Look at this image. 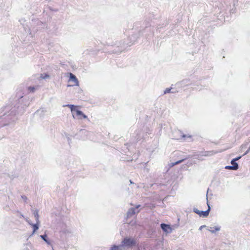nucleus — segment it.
<instances>
[{"instance_id":"obj_1","label":"nucleus","mask_w":250,"mask_h":250,"mask_svg":"<svg viewBox=\"0 0 250 250\" xmlns=\"http://www.w3.org/2000/svg\"><path fill=\"white\" fill-rule=\"evenodd\" d=\"M16 97L18 99L17 103L13 104H9L1 108L0 113H2V115H0V127L7 125L8 124L4 122L1 116L7 115V116H14L17 114H22L25 109L29 105L30 103L28 100L23 98L22 94L17 93Z\"/></svg>"},{"instance_id":"obj_2","label":"nucleus","mask_w":250,"mask_h":250,"mask_svg":"<svg viewBox=\"0 0 250 250\" xmlns=\"http://www.w3.org/2000/svg\"><path fill=\"white\" fill-rule=\"evenodd\" d=\"M210 207L208 205V209L206 211H200L197 208L194 209V212L198 214L200 216L207 217L209 212Z\"/></svg>"},{"instance_id":"obj_3","label":"nucleus","mask_w":250,"mask_h":250,"mask_svg":"<svg viewBox=\"0 0 250 250\" xmlns=\"http://www.w3.org/2000/svg\"><path fill=\"white\" fill-rule=\"evenodd\" d=\"M136 244V241L135 239L132 238L126 239V248L135 247Z\"/></svg>"},{"instance_id":"obj_4","label":"nucleus","mask_w":250,"mask_h":250,"mask_svg":"<svg viewBox=\"0 0 250 250\" xmlns=\"http://www.w3.org/2000/svg\"><path fill=\"white\" fill-rule=\"evenodd\" d=\"M140 205H138L136 206L135 208H132L129 209L127 212V217L130 216L132 215H134L136 213H137L139 212V210L138 209V208L140 207Z\"/></svg>"},{"instance_id":"obj_5","label":"nucleus","mask_w":250,"mask_h":250,"mask_svg":"<svg viewBox=\"0 0 250 250\" xmlns=\"http://www.w3.org/2000/svg\"><path fill=\"white\" fill-rule=\"evenodd\" d=\"M125 245V237L123 238L122 240V245L116 246L113 245L110 248V250H121L122 248Z\"/></svg>"},{"instance_id":"obj_6","label":"nucleus","mask_w":250,"mask_h":250,"mask_svg":"<svg viewBox=\"0 0 250 250\" xmlns=\"http://www.w3.org/2000/svg\"><path fill=\"white\" fill-rule=\"evenodd\" d=\"M76 116L78 117L79 119H87V116L83 113L82 111L78 109L76 110Z\"/></svg>"},{"instance_id":"obj_7","label":"nucleus","mask_w":250,"mask_h":250,"mask_svg":"<svg viewBox=\"0 0 250 250\" xmlns=\"http://www.w3.org/2000/svg\"><path fill=\"white\" fill-rule=\"evenodd\" d=\"M231 164L232 165V166H227L226 167V168L232 170H236L238 169V164L234 162V160H232L231 161Z\"/></svg>"},{"instance_id":"obj_8","label":"nucleus","mask_w":250,"mask_h":250,"mask_svg":"<svg viewBox=\"0 0 250 250\" xmlns=\"http://www.w3.org/2000/svg\"><path fill=\"white\" fill-rule=\"evenodd\" d=\"M161 227L163 230L165 232H170L171 230V228L168 225L165 224H161Z\"/></svg>"},{"instance_id":"obj_9","label":"nucleus","mask_w":250,"mask_h":250,"mask_svg":"<svg viewBox=\"0 0 250 250\" xmlns=\"http://www.w3.org/2000/svg\"><path fill=\"white\" fill-rule=\"evenodd\" d=\"M70 80L75 83V85H78L79 81L76 77L72 73L70 74Z\"/></svg>"},{"instance_id":"obj_10","label":"nucleus","mask_w":250,"mask_h":250,"mask_svg":"<svg viewBox=\"0 0 250 250\" xmlns=\"http://www.w3.org/2000/svg\"><path fill=\"white\" fill-rule=\"evenodd\" d=\"M28 223L33 227V231L32 234H33L36 232V231L39 229V226L40 223H37V222H36V224H32L28 222Z\"/></svg>"},{"instance_id":"obj_11","label":"nucleus","mask_w":250,"mask_h":250,"mask_svg":"<svg viewBox=\"0 0 250 250\" xmlns=\"http://www.w3.org/2000/svg\"><path fill=\"white\" fill-rule=\"evenodd\" d=\"M66 106L70 108L71 110L73 113V117L75 118V115L74 114V112L76 111V110H77V109L75 108V106L73 104H67Z\"/></svg>"},{"instance_id":"obj_12","label":"nucleus","mask_w":250,"mask_h":250,"mask_svg":"<svg viewBox=\"0 0 250 250\" xmlns=\"http://www.w3.org/2000/svg\"><path fill=\"white\" fill-rule=\"evenodd\" d=\"M33 214L36 218V222H37V223H40L39 210L38 209L33 210Z\"/></svg>"},{"instance_id":"obj_13","label":"nucleus","mask_w":250,"mask_h":250,"mask_svg":"<svg viewBox=\"0 0 250 250\" xmlns=\"http://www.w3.org/2000/svg\"><path fill=\"white\" fill-rule=\"evenodd\" d=\"M41 238L48 245H50V241L47 239V236L46 234L41 235H40Z\"/></svg>"},{"instance_id":"obj_14","label":"nucleus","mask_w":250,"mask_h":250,"mask_svg":"<svg viewBox=\"0 0 250 250\" xmlns=\"http://www.w3.org/2000/svg\"><path fill=\"white\" fill-rule=\"evenodd\" d=\"M81 132H82V133H83L84 134H85V135L87 136V138L88 139H91V137H90V135L91 134H92V133L91 132H90L87 130H81L80 131Z\"/></svg>"},{"instance_id":"obj_15","label":"nucleus","mask_w":250,"mask_h":250,"mask_svg":"<svg viewBox=\"0 0 250 250\" xmlns=\"http://www.w3.org/2000/svg\"><path fill=\"white\" fill-rule=\"evenodd\" d=\"M39 88V86H29L28 87V90L30 92H34L35 90H37Z\"/></svg>"},{"instance_id":"obj_16","label":"nucleus","mask_w":250,"mask_h":250,"mask_svg":"<svg viewBox=\"0 0 250 250\" xmlns=\"http://www.w3.org/2000/svg\"><path fill=\"white\" fill-rule=\"evenodd\" d=\"M40 77L42 79H45L49 78L50 77V76L48 74H47L43 73V74H42L41 75V77Z\"/></svg>"},{"instance_id":"obj_17","label":"nucleus","mask_w":250,"mask_h":250,"mask_svg":"<svg viewBox=\"0 0 250 250\" xmlns=\"http://www.w3.org/2000/svg\"><path fill=\"white\" fill-rule=\"evenodd\" d=\"M184 160V159H182V160H181L180 161H177L176 162L172 164V166H174L175 165L178 164L182 162Z\"/></svg>"},{"instance_id":"obj_18","label":"nucleus","mask_w":250,"mask_h":250,"mask_svg":"<svg viewBox=\"0 0 250 250\" xmlns=\"http://www.w3.org/2000/svg\"><path fill=\"white\" fill-rule=\"evenodd\" d=\"M170 90H171V88H167V89H166V90H165V91H164V93H165V94H166V93H169V92H170Z\"/></svg>"},{"instance_id":"obj_19","label":"nucleus","mask_w":250,"mask_h":250,"mask_svg":"<svg viewBox=\"0 0 250 250\" xmlns=\"http://www.w3.org/2000/svg\"><path fill=\"white\" fill-rule=\"evenodd\" d=\"M21 198L24 201V202H26V201L27 200V198L25 196H21Z\"/></svg>"},{"instance_id":"obj_20","label":"nucleus","mask_w":250,"mask_h":250,"mask_svg":"<svg viewBox=\"0 0 250 250\" xmlns=\"http://www.w3.org/2000/svg\"><path fill=\"white\" fill-rule=\"evenodd\" d=\"M183 138H186V137H187V138H191V135H184L183 136Z\"/></svg>"},{"instance_id":"obj_21","label":"nucleus","mask_w":250,"mask_h":250,"mask_svg":"<svg viewBox=\"0 0 250 250\" xmlns=\"http://www.w3.org/2000/svg\"><path fill=\"white\" fill-rule=\"evenodd\" d=\"M18 212L20 213V217L21 218H24V216H23V215L22 214L21 212H19V211H18Z\"/></svg>"},{"instance_id":"obj_22","label":"nucleus","mask_w":250,"mask_h":250,"mask_svg":"<svg viewBox=\"0 0 250 250\" xmlns=\"http://www.w3.org/2000/svg\"><path fill=\"white\" fill-rule=\"evenodd\" d=\"M240 158H241V157H237L236 158H235V159H233L232 160H234V162H235L236 161L238 160Z\"/></svg>"},{"instance_id":"obj_23","label":"nucleus","mask_w":250,"mask_h":250,"mask_svg":"<svg viewBox=\"0 0 250 250\" xmlns=\"http://www.w3.org/2000/svg\"><path fill=\"white\" fill-rule=\"evenodd\" d=\"M219 230V228H215V230L216 231H217V230Z\"/></svg>"},{"instance_id":"obj_24","label":"nucleus","mask_w":250,"mask_h":250,"mask_svg":"<svg viewBox=\"0 0 250 250\" xmlns=\"http://www.w3.org/2000/svg\"><path fill=\"white\" fill-rule=\"evenodd\" d=\"M22 20H20L19 21H20L21 23Z\"/></svg>"}]
</instances>
